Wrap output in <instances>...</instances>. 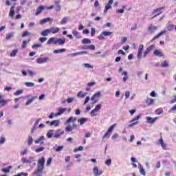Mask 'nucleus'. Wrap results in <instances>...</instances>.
Masks as SVG:
<instances>
[{"label": "nucleus", "mask_w": 176, "mask_h": 176, "mask_svg": "<svg viewBox=\"0 0 176 176\" xmlns=\"http://www.w3.org/2000/svg\"><path fill=\"white\" fill-rule=\"evenodd\" d=\"M139 170L142 175H146V173L145 172V169H144V167H142V165L139 166Z\"/></svg>", "instance_id": "c756f323"}, {"label": "nucleus", "mask_w": 176, "mask_h": 176, "mask_svg": "<svg viewBox=\"0 0 176 176\" xmlns=\"http://www.w3.org/2000/svg\"><path fill=\"white\" fill-rule=\"evenodd\" d=\"M63 134H64V130H63V129H58L56 131V133L54 135V137L55 138H60V137H61V135H63Z\"/></svg>", "instance_id": "4468645a"}, {"label": "nucleus", "mask_w": 176, "mask_h": 176, "mask_svg": "<svg viewBox=\"0 0 176 176\" xmlns=\"http://www.w3.org/2000/svg\"><path fill=\"white\" fill-rule=\"evenodd\" d=\"M16 8V4H14L10 9L9 16L12 19L14 17V8Z\"/></svg>", "instance_id": "dca6fc26"}, {"label": "nucleus", "mask_w": 176, "mask_h": 176, "mask_svg": "<svg viewBox=\"0 0 176 176\" xmlns=\"http://www.w3.org/2000/svg\"><path fill=\"white\" fill-rule=\"evenodd\" d=\"M111 134L112 133L111 132H109V131H107L103 136V140H105V138L108 139L109 137H111Z\"/></svg>", "instance_id": "8fccbe9b"}, {"label": "nucleus", "mask_w": 176, "mask_h": 176, "mask_svg": "<svg viewBox=\"0 0 176 176\" xmlns=\"http://www.w3.org/2000/svg\"><path fill=\"white\" fill-rule=\"evenodd\" d=\"M49 34H50V30L45 29L41 32V35L42 36H47L49 35Z\"/></svg>", "instance_id": "393cba45"}, {"label": "nucleus", "mask_w": 176, "mask_h": 176, "mask_svg": "<svg viewBox=\"0 0 176 176\" xmlns=\"http://www.w3.org/2000/svg\"><path fill=\"white\" fill-rule=\"evenodd\" d=\"M48 118L49 119H53L54 118H57V116H56V114L52 112Z\"/></svg>", "instance_id": "e2e57ef3"}, {"label": "nucleus", "mask_w": 176, "mask_h": 176, "mask_svg": "<svg viewBox=\"0 0 176 176\" xmlns=\"http://www.w3.org/2000/svg\"><path fill=\"white\" fill-rule=\"evenodd\" d=\"M82 45L90 44L91 43V41H90V39L89 38H85L82 40Z\"/></svg>", "instance_id": "c9c22d12"}, {"label": "nucleus", "mask_w": 176, "mask_h": 176, "mask_svg": "<svg viewBox=\"0 0 176 176\" xmlns=\"http://www.w3.org/2000/svg\"><path fill=\"white\" fill-rule=\"evenodd\" d=\"M79 151H83V146H80L78 148H75L74 152H79Z\"/></svg>", "instance_id": "69168bd1"}, {"label": "nucleus", "mask_w": 176, "mask_h": 176, "mask_svg": "<svg viewBox=\"0 0 176 176\" xmlns=\"http://www.w3.org/2000/svg\"><path fill=\"white\" fill-rule=\"evenodd\" d=\"M49 60V57H45V58H38L36 59L37 64H43L45 63H47Z\"/></svg>", "instance_id": "1a4fd4ad"}, {"label": "nucleus", "mask_w": 176, "mask_h": 176, "mask_svg": "<svg viewBox=\"0 0 176 176\" xmlns=\"http://www.w3.org/2000/svg\"><path fill=\"white\" fill-rule=\"evenodd\" d=\"M77 97H80V98H83L84 97H86V94L80 91L77 94Z\"/></svg>", "instance_id": "a19ab883"}, {"label": "nucleus", "mask_w": 176, "mask_h": 176, "mask_svg": "<svg viewBox=\"0 0 176 176\" xmlns=\"http://www.w3.org/2000/svg\"><path fill=\"white\" fill-rule=\"evenodd\" d=\"M58 112L55 113V116H60L61 115H63V113H64V112H65V111H67V108H63V107H60L58 109Z\"/></svg>", "instance_id": "2eb2a0df"}, {"label": "nucleus", "mask_w": 176, "mask_h": 176, "mask_svg": "<svg viewBox=\"0 0 176 176\" xmlns=\"http://www.w3.org/2000/svg\"><path fill=\"white\" fill-rule=\"evenodd\" d=\"M47 138H52L53 137V130H50L47 133Z\"/></svg>", "instance_id": "864d4df0"}, {"label": "nucleus", "mask_w": 176, "mask_h": 176, "mask_svg": "<svg viewBox=\"0 0 176 176\" xmlns=\"http://www.w3.org/2000/svg\"><path fill=\"white\" fill-rule=\"evenodd\" d=\"M146 123L150 124H153L156 120H157V117L152 118V117H146Z\"/></svg>", "instance_id": "9d476101"}, {"label": "nucleus", "mask_w": 176, "mask_h": 176, "mask_svg": "<svg viewBox=\"0 0 176 176\" xmlns=\"http://www.w3.org/2000/svg\"><path fill=\"white\" fill-rule=\"evenodd\" d=\"M164 10V7H162V8L154 10L153 12V14H154V16L152 17V19H155V17H157V16L162 14L163 13Z\"/></svg>", "instance_id": "39448f33"}, {"label": "nucleus", "mask_w": 176, "mask_h": 176, "mask_svg": "<svg viewBox=\"0 0 176 176\" xmlns=\"http://www.w3.org/2000/svg\"><path fill=\"white\" fill-rule=\"evenodd\" d=\"M38 47H42V45H41V44H34L32 46V49H38Z\"/></svg>", "instance_id": "13d9d810"}, {"label": "nucleus", "mask_w": 176, "mask_h": 176, "mask_svg": "<svg viewBox=\"0 0 176 176\" xmlns=\"http://www.w3.org/2000/svg\"><path fill=\"white\" fill-rule=\"evenodd\" d=\"M116 127V124H113V125H111L109 129L107 130V131H109V133H111L112 131H113V129H115Z\"/></svg>", "instance_id": "c03bdc74"}, {"label": "nucleus", "mask_w": 176, "mask_h": 176, "mask_svg": "<svg viewBox=\"0 0 176 176\" xmlns=\"http://www.w3.org/2000/svg\"><path fill=\"white\" fill-rule=\"evenodd\" d=\"M21 162L23 164H31V160H28V159H27V158H25V157H23V158H21Z\"/></svg>", "instance_id": "bb28decb"}, {"label": "nucleus", "mask_w": 176, "mask_h": 176, "mask_svg": "<svg viewBox=\"0 0 176 176\" xmlns=\"http://www.w3.org/2000/svg\"><path fill=\"white\" fill-rule=\"evenodd\" d=\"M175 111H176V104L170 109L169 112H174Z\"/></svg>", "instance_id": "774afa93"}, {"label": "nucleus", "mask_w": 176, "mask_h": 176, "mask_svg": "<svg viewBox=\"0 0 176 176\" xmlns=\"http://www.w3.org/2000/svg\"><path fill=\"white\" fill-rule=\"evenodd\" d=\"M12 168V166H8L7 168H3L1 169V171H3V173H10V169Z\"/></svg>", "instance_id": "58836bf2"}, {"label": "nucleus", "mask_w": 176, "mask_h": 176, "mask_svg": "<svg viewBox=\"0 0 176 176\" xmlns=\"http://www.w3.org/2000/svg\"><path fill=\"white\" fill-rule=\"evenodd\" d=\"M55 5H56V10L57 12H60L61 10V6H60V1H54Z\"/></svg>", "instance_id": "c85d7f7f"}, {"label": "nucleus", "mask_w": 176, "mask_h": 176, "mask_svg": "<svg viewBox=\"0 0 176 176\" xmlns=\"http://www.w3.org/2000/svg\"><path fill=\"white\" fill-rule=\"evenodd\" d=\"M163 34H166V31H161L160 33H158L155 36L153 37V41H155V39H157V38H160Z\"/></svg>", "instance_id": "2f4dec72"}, {"label": "nucleus", "mask_w": 176, "mask_h": 176, "mask_svg": "<svg viewBox=\"0 0 176 176\" xmlns=\"http://www.w3.org/2000/svg\"><path fill=\"white\" fill-rule=\"evenodd\" d=\"M52 160H53V158L49 157L47 161L46 166H50V164H52Z\"/></svg>", "instance_id": "052dcab7"}, {"label": "nucleus", "mask_w": 176, "mask_h": 176, "mask_svg": "<svg viewBox=\"0 0 176 176\" xmlns=\"http://www.w3.org/2000/svg\"><path fill=\"white\" fill-rule=\"evenodd\" d=\"M93 173L95 175H101V174H102V170H98V168L96 166L93 169Z\"/></svg>", "instance_id": "4be33fe9"}, {"label": "nucleus", "mask_w": 176, "mask_h": 176, "mask_svg": "<svg viewBox=\"0 0 176 176\" xmlns=\"http://www.w3.org/2000/svg\"><path fill=\"white\" fill-rule=\"evenodd\" d=\"M49 30H50V34H57L60 32V28L51 27Z\"/></svg>", "instance_id": "f8f14e48"}, {"label": "nucleus", "mask_w": 176, "mask_h": 176, "mask_svg": "<svg viewBox=\"0 0 176 176\" xmlns=\"http://www.w3.org/2000/svg\"><path fill=\"white\" fill-rule=\"evenodd\" d=\"M30 41L31 40L30 39H28V41H23L21 46V49H25V47H27V44L30 43Z\"/></svg>", "instance_id": "a878e982"}, {"label": "nucleus", "mask_w": 176, "mask_h": 176, "mask_svg": "<svg viewBox=\"0 0 176 176\" xmlns=\"http://www.w3.org/2000/svg\"><path fill=\"white\" fill-rule=\"evenodd\" d=\"M153 49H155V45H151L148 47H147L144 52L143 57H146V55L149 54V53H151V52H152Z\"/></svg>", "instance_id": "0eeeda50"}, {"label": "nucleus", "mask_w": 176, "mask_h": 176, "mask_svg": "<svg viewBox=\"0 0 176 176\" xmlns=\"http://www.w3.org/2000/svg\"><path fill=\"white\" fill-rule=\"evenodd\" d=\"M161 67H162V68H167V67H168V63H167V60H164L161 63Z\"/></svg>", "instance_id": "79ce46f5"}, {"label": "nucleus", "mask_w": 176, "mask_h": 176, "mask_svg": "<svg viewBox=\"0 0 176 176\" xmlns=\"http://www.w3.org/2000/svg\"><path fill=\"white\" fill-rule=\"evenodd\" d=\"M32 142H34V139L32 138V136H29L28 144L30 146V145H32Z\"/></svg>", "instance_id": "de8ad7c7"}, {"label": "nucleus", "mask_w": 176, "mask_h": 176, "mask_svg": "<svg viewBox=\"0 0 176 176\" xmlns=\"http://www.w3.org/2000/svg\"><path fill=\"white\" fill-rule=\"evenodd\" d=\"M166 28H167L168 31H173L175 28V26L173 24H170V25H167Z\"/></svg>", "instance_id": "49530a36"}, {"label": "nucleus", "mask_w": 176, "mask_h": 176, "mask_svg": "<svg viewBox=\"0 0 176 176\" xmlns=\"http://www.w3.org/2000/svg\"><path fill=\"white\" fill-rule=\"evenodd\" d=\"M102 35H104V36H109V35H112V32H107V31H104L102 32Z\"/></svg>", "instance_id": "603ef678"}, {"label": "nucleus", "mask_w": 176, "mask_h": 176, "mask_svg": "<svg viewBox=\"0 0 176 176\" xmlns=\"http://www.w3.org/2000/svg\"><path fill=\"white\" fill-rule=\"evenodd\" d=\"M17 53H19V49H15L10 52V56L16 57V55L17 54Z\"/></svg>", "instance_id": "cd10ccee"}, {"label": "nucleus", "mask_w": 176, "mask_h": 176, "mask_svg": "<svg viewBox=\"0 0 176 176\" xmlns=\"http://www.w3.org/2000/svg\"><path fill=\"white\" fill-rule=\"evenodd\" d=\"M86 122H87V118H79L78 120V122L80 123V126H82V124H85V123H86Z\"/></svg>", "instance_id": "473e14b6"}, {"label": "nucleus", "mask_w": 176, "mask_h": 176, "mask_svg": "<svg viewBox=\"0 0 176 176\" xmlns=\"http://www.w3.org/2000/svg\"><path fill=\"white\" fill-rule=\"evenodd\" d=\"M67 21H68V17L67 16H65L63 18V19L60 21V24L63 25V24H67Z\"/></svg>", "instance_id": "ea45409f"}, {"label": "nucleus", "mask_w": 176, "mask_h": 176, "mask_svg": "<svg viewBox=\"0 0 176 176\" xmlns=\"http://www.w3.org/2000/svg\"><path fill=\"white\" fill-rule=\"evenodd\" d=\"M153 54L154 56H157V57H163V52L159 50H155L153 52Z\"/></svg>", "instance_id": "b1692460"}, {"label": "nucleus", "mask_w": 176, "mask_h": 176, "mask_svg": "<svg viewBox=\"0 0 176 176\" xmlns=\"http://www.w3.org/2000/svg\"><path fill=\"white\" fill-rule=\"evenodd\" d=\"M122 75L123 76L124 75V77H123V82H126V80H127V79H129V76L127 74V72H123L122 73Z\"/></svg>", "instance_id": "e433bc0d"}, {"label": "nucleus", "mask_w": 176, "mask_h": 176, "mask_svg": "<svg viewBox=\"0 0 176 176\" xmlns=\"http://www.w3.org/2000/svg\"><path fill=\"white\" fill-rule=\"evenodd\" d=\"M144 50V45L141 44L139 45L138 51V58L140 60L142 57V52Z\"/></svg>", "instance_id": "6e6552de"}, {"label": "nucleus", "mask_w": 176, "mask_h": 176, "mask_svg": "<svg viewBox=\"0 0 176 176\" xmlns=\"http://www.w3.org/2000/svg\"><path fill=\"white\" fill-rule=\"evenodd\" d=\"M36 98H37L36 96H33L32 97V98L28 99L25 103V105H30V104H31V102H32V101H34V100H36Z\"/></svg>", "instance_id": "f704fd0d"}, {"label": "nucleus", "mask_w": 176, "mask_h": 176, "mask_svg": "<svg viewBox=\"0 0 176 176\" xmlns=\"http://www.w3.org/2000/svg\"><path fill=\"white\" fill-rule=\"evenodd\" d=\"M41 120H42V118H38L36 120L34 125L31 131V133H34V131H35L36 129V126H38L39 124V122H41Z\"/></svg>", "instance_id": "412c9836"}, {"label": "nucleus", "mask_w": 176, "mask_h": 176, "mask_svg": "<svg viewBox=\"0 0 176 176\" xmlns=\"http://www.w3.org/2000/svg\"><path fill=\"white\" fill-rule=\"evenodd\" d=\"M78 120V118L76 117H69L67 120L66 121L67 124H70L71 123H73V125L72 128L74 129H78V125L75 124V122Z\"/></svg>", "instance_id": "7ed1b4c3"}, {"label": "nucleus", "mask_w": 176, "mask_h": 176, "mask_svg": "<svg viewBox=\"0 0 176 176\" xmlns=\"http://www.w3.org/2000/svg\"><path fill=\"white\" fill-rule=\"evenodd\" d=\"M31 34H32L31 32L28 31H25L22 34V38H25V36H29V35H31Z\"/></svg>", "instance_id": "09e8293b"}, {"label": "nucleus", "mask_w": 176, "mask_h": 176, "mask_svg": "<svg viewBox=\"0 0 176 176\" xmlns=\"http://www.w3.org/2000/svg\"><path fill=\"white\" fill-rule=\"evenodd\" d=\"M157 30V26H155L153 25H149L148 27V32H151V34H153L155 31Z\"/></svg>", "instance_id": "ddd939ff"}, {"label": "nucleus", "mask_w": 176, "mask_h": 176, "mask_svg": "<svg viewBox=\"0 0 176 176\" xmlns=\"http://www.w3.org/2000/svg\"><path fill=\"white\" fill-rule=\"evenodd\" d=\"M6 141V139H5V137H1L0 138V144L2 145V144H5V142Z\"/></svg>", "instance_id": "338daca9"}, {"label": "nucleus", "mask_w": 176, "mask_h": 176, "mask_svg": "<svg viewBox=\"0 0 176 176\" xmlns=\"http://www.w3.org/2000/svg\"><path fill=\"white\" fill-rule=\"evenodd\" d=\"M43 151H45V147H38L36 148L35 152H36V153H39V152H43Z\"/></svg>", "instance_id": "3c124183"}, {"label": "nucleus", "mask_w": 176, "mask_h": 176, "mask_svg": "<svg viewBox=\"0 0 176 176\" xmlns=\"http://www.w3.org/2000/svg\"><path fill=\"white\" fill-rule=\"evenodd\" d=\"M0 104H1V107H5L8 104V100H0Z\"/></svg>", "instance_id": "4d7b16f0"}, {"label": "nucleus", "mask_w": 176, "mask_h": 176, "mask_svg": "<svg viewBox=\"0 0 176 176\" xmlns=\"http://www.w3.org/2000/svg\"><path fill=\"white\" fill-rule=\"evenodd\" d=\"M45 9V7L43 6H40L38 8H36V16H38V14H41L42 13V11H43Z\"/></svg>", "instance_id": "aec40b11"}, {"label": "nucleus", "mask_w": 176, "mask_h": 176, "mask_svg": "<svg viewBox=\"0 0 176 176\" xmlns=\"http://www.w3.org/2000/svg\"><path fill=\"white\" fill-rule=\"evenodd\" d=\"M72 130H74V129H73L72 126H71V125H68L65 127V131L67 133H69V132L72 131Z\"/></svg>", "instance_id": "37998d69"}, {"label": "nucleus", "mask_w": 176, "mask_h": 176, "mask_svg": "<svg viewBox=\"0 0 176 176\" xmlns=\"http://www.w3.org/2000/svg\"><path fill=\"white\" fill-rule=\"evenodd\" d=\"M23 89L18 90L14 93V96H20V94H23Z\"/></svg>", "instance_id": "bf43d9fd"}, {"label": "nucleus", "mask_w": 176, "mask_h": 176, "mask_svg": "<svg viewBox=\"0 0 176 176\" xmlns=\"http://www.w3.org/2000/svg\"><path fill=\"white\" fill-rule=\"evenodd\" d=\"M140 118H141V114L138 115L136 117H135L134 118H133L131 121L128 127H133V126H136V124H138L139 122L137 121L138 120V119H140Z\"/></svg>", "instance_id": "20e7f679"}, {"label": "nucleus", "mask_w": 176, "mask_h": 176, "mask_svg": "<svg viewBox=\"0 0 176 176\" xmlns=\"http://www.w3.org/2000/svg\"><path fill=\"white\" fill-rule=\"evenodd\" d=\"M50 126H54V127L60 126V120H53L50 122Z\"/></svg>", "instance_id": "5701e85b"}, {"label": "nucleus", "mask_w": 176, "mask_h": 176, "mask_svg": "<svg viewBox=\"0 0 176 176\" xmlns=\"http://www.w3.org/2000/svg\"><path fill=\"white\" fill-rule=\"evenodd\" d=\"M72 34L76 38V39H81L82 38V35H80V33H79V32L77 30H73Z\"/></svg>", "instance_id": "6ab92c4d"}, {"label": "nucleus", "mask_w": 176, "mask_h": 176, "mask_svg": "<svg viewBox=\"0 0 176 176\" xmlns=\"http://www.w3.org/2000/svg\"><path fill=\"white\" fill-rule=\"evenodd\" d=\"M101 96V92H96L95 94L92 96L91 98V101H94L92 104H96L97 100H96V97L98 98Z\"/></svg>", "instance_id": "9b49d317"}, {"label": "nucleus", "mask_w": 176, "mask_h": 176, "mask_svg": "<svg viewBox=\"0 0 176 176\" xmlns=\"http://www.w3.org/2000/svg\"><path fill=\"white\" fill-rule=\"evenodd\" d=\"M25 85L27 87H34V86H35L34 82H25Z\"/></svg>", "instance_id": "5fc2aeb1"}, {"label": "nucleus", "mask_w": 176, "mask_h": 176, "mask_svg": "<svg viewBox=\"0 0 176 176\" xmlns=\"http://www.w3.org/2000/svg\"><path fill=\"white\" fill-rule=\"evenodd\" d=\"M80 54H87V52L86 51H81L79 52H75L72 54V56H80Z\"/></svg>", "instance_id": "4c0bfd02"}, {"label": "nucleus", "mask_w": 176, "mask_h": 176, "mask_svg": "<svg viewBox=\"0 0 176 176\" xmlns=\"http://www.w3.org/2000/svg\"><path fill=\"white\" fill-rule=\"evenodd\" d=\"M64 52H67V50L65 48H62V49H60V50H55L54 51V53L55 54H58V53H64Z\"/></svg>", "instance_id": "7c9ffc66"}, {"label": "nucleus", "mask_w": 176, "mask_h": 176, "mask_svg": "<svg viewBox=\"0 0 176 176\" xmlns=\"http://www.w3.org/2000/svg\"><path fill=\"white\" fill-rule=\"evenodd\" d=\"M145 102H146V105H148V107H151V105H153V104H155V100L152 99V98H147L145 100Z\"/></svg>", "instance_id": "f3484780"}, {"label": "nucleus", "mask_w": 176, "mask_h": 176, "mask_svg": "<svg viewBox=\"0 0 176 176\" xmlns=\"http://www.w3.org/2000/svg\"><path fill=\"white\" fill-rule=\"evenodd\" d=\"M45 168V157H41L37 162V173H41Z\"/></svg>", "instance_id": "f03ea898"}, {"label": "nucleus", "mask_w": 176, "mask_h": 176, "mask_svg": "<svg viewBox=\"0 0 176 176\" xmlns=\"http://www.w3.org/2000/svg\"><path fill=\"white\" fill-rule=\"evenodd\" d=\"M163 112V109L160 108L155 110L156 115H162V113Z\"/></svg>", "instance_id": "6e6d98bb"}, {"label": "nucleus", "mask_w": 176, "mask_h": 176, "mask_svg": "<svg viewBox=\"0 0 176 176\" xmlns=\"http://www.w3.org/2000/svg\"><path fill=\"white\" fill-rule=\"evenodd\" d=\"M109 9H112V6H110L109 4L106 5L104 8V13H107V12H108Z\"/></svg>", "instance_id": "a18cd8bd"}, {"label": "nucleus", "mask_w": 176, "mask_h": 176, "mask_svg": "<svg viewBox=\"0 0 176 176\" xmlns=\"http://www.w3.org/2000/svg\"><path fill=\"white\" fill-rule=\"evenodd\" d=\"M58 45L59 46H63L65 43V38H56L55 37H51L47 41V45Z\"/></svg>", "instance_id": "f257e3e1"}, {"label": "nucleus", "mask_w": 176, "mask_h": 176, "mask_svg": "<svg viewBox=\"0 0 176 176\" xmlns=\"http://www.w3.org/2000/svg\"><path fill=\"white\" fill-rule=\"evenodd\" d=\"M111 164H112V160H111V159L107 160L105 161V164L107 166H111Z\"/></svg>", "instance_id": "680f3d73"}, {"label": "nucleus", "mask_w": 176, "mask_h": 176, "mask_svg": "<svg viewBox=\"0 0 176 176\" xmlns=\"http://www.w3.org/2000/svg\"><path fill=\"white\" fill-rule=\"evenodd\" d=\"M43 141H45V136L42 135L38 139L36 140L34 142L35 144H40L41 145H43Z\"/></svg>", "instance_id": "a211bd4d"}, {"label": "nucleus", "mask_w": 176, "mask_h": 176, "mask_svg": "<svg viewBox=\"0 0 176 176\" xmlns=\"http://www.w3.org/2000/svg\"><path fill=\"white\" fill-rule=\"evenodd\" d=\"M39 41L41 43H43V42H46V41H47V38L46 37H41L39 38Z\"/></svg>", "instance_id": "0e129e2a"}, {"label": "nucleus", "mask_w": 176, "mask_h": 176, "mask_svg": "<svg viewBox=\"0 0 176 176\" xmlns=\"http://www.w3.org/2000/svg\"><path fill=\"white\" fill-rule=\"evenodd\" d=\"M101 104H97L95 108L90 112L91 116H96V112H98L101 109Z\"/></svg>", "instance_id": "423d86ee"}, {"label": "nucleus", "mask_w": 176, "mask_h": 176, "mask_svg": "<svg viewBox=\"0 0 176 176\" xmlns=\"http://www.w3.org/2000/svg\"><path fill=\"white\" fill-rule=\"evenodd\" d=\"M53 21V19H52L51 18H45L42 19L40 21V24H45V23H47V21Z\"/></svg>", "instance_id": "72a5a7b5"}]
</instances>
